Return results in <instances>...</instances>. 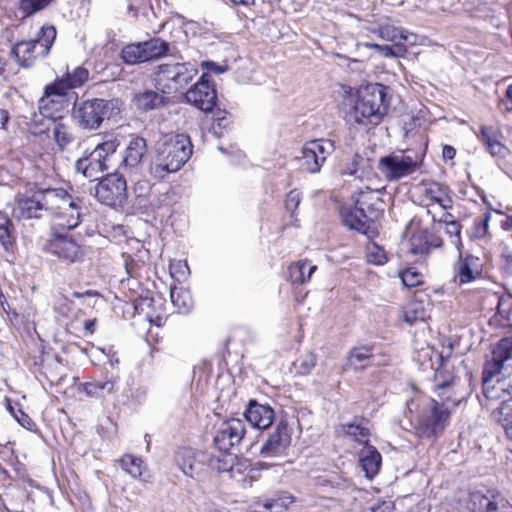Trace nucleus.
Listing matches in <instances>:
<instances>
[{
  "label": "nucleus",
  "mask_w": 512,
  "mask_h": 512,
  "mask_svg": "<svg viewBox=\"0 0 512 512\" xmlns=\"http://www.w3.org/2000/svg\"><path fill=\"white\" fill-rule=\"evenodd\" d=\"M343 431L346 435L351 437L353 440L368 444V437L370 435L369 429L361 423H350L343 425Z\"/></svg>",
  "instance_id": "58836bf2"
},
{
  "label": "nucleus",
  "mask_w": 512,
  "mask_h": 512,
  "mask_svg": "<svg viewBox=\"0 0 512 512\" xmlns=\"http://www.w3.org/2000/svg\"><path fill=\"white\" fill-rule=\"evenodd\" d=\"M109 164H104L102 161L93 160L91 153L87 157L77 160L75 168L77 172L81 173L85 178L90 180H98L101 174L109 169Z\"/></svg>",
  "instance_id": "cd10ccee"
},
{
  "label": "nucleus",
  "mask_w": 512,
  "mask_h": 512,
  "mask_svg": "<svg viewBox=\"0 0 512 512\" xmlns=\"http://www.w3.org/2000/svg\"><path fill=\"white\" fill-rule=\"evenodd\" d=\"M456 155V150L450 145H445L442 149V156L445 160H452Z\"/></svg>",
  "instance_id": "69168bd1"
},
{
  "label": "nucleus",
  "mask_w": 512,
  "mask_h": 512,
  "mask_svg": "<svg viewBox=\"0 0 512 512\" xmlns=\"http://www.w3.org/2000/svg\"><path fill=\"white\" fill-rule=\"evenodd\" d=\"M97 199L107 205H121L127 197V183L124 174L113 173L102 179L96 186Z\"/></svg>",
  "instance_id": "ddd939ff"
},
{
  "label": "nucleus",
  "mask_w": 512,
  "mask_h": 512,
  "mask_svg": "<svg viewBox=\"0 0 512 512\" xmlns=\"http://www.w3.org/2000/svg\"><path fill=\"white\" fill-rule=\"evenodd\" d=\"M14 417L18 423L25 428H29L32 424L31 418L21 410H19V415L15 414Z\"/></svg>",
  "instance_id": "e2e57ef3"
},
{
  "label": "nucleus",
  "mask_w": 512,
  "mask_h": 512,
  "mask_svg": "<svg viewBox=\"0 0 512 512\" xmlns=\"http://www.w3.org/2000/svg\"><path fill=\"white\" fill-rule=\"evenodd\" d=\"M431 199L437 204L443 211H448L452 208V200L451 198L441 189L437 192V194L432 195Z\"/></svg>",
  "instance_id": "603ef678"
},
{
  "label": "nucleus",
  "mask_w": 512,
  "mask_h": 512,
  "mask_svg": "<svg viewBox=\"0 0 512 512\" xmlns=\"http://www.w3.org/2000/svg\"><path fill=\"white\" fill-rule=\"evenodd\" d=\"M409 412L419 408L415 429L422 438L440 435L449 424L451 411L432 398L417 396L407 403Z\"/></svg>",
  "instance_id": "7ed1b4c3"
},
{
  "label": "nucleus",
  "mask_w": 512,
  "mask_h": 512,
  "mask_svg": "<svg viewBox=\"0 0 512 512\" xmlns=\"http://www.w3.org/2000/svg\"><path fill=\"white\" fill-rule=\"evenodd\" d=\"M454 281L459 285L471 283L481 276L482 265L480 259L473 255L462 256L459 252L457 262L454 264Z\"/></svg>",
  "instance_id": "412c9836"
},
{
  "label": "nucleus",
  "mask_w": 512,
  "mask_h": 512,
  "mask_svg": "<svg viewBox=\"0 0 512 512\" xmlns=\"http://www.w3.org/2000/svg\"><path fill=\"white\" fill-rule=\"evenodd\" d=\"M56 28L53 25H43L35 39L20 41L11 50V57L16 63L29 68L38 58L46 57L56 39Z\"/></svg>",
  "instance_id": "423d86ee"
},
{
  "label": "nucleus",
  "mask_w": 512,
  "mask_h": 512,
  "mask_svg": "<svg viewBox=\"0 0 512 512\" xmlns=\"http://www.w3.org/2000/svg\"><path fill=\"white\" fill-rule=\"evenodd\" d=\"M316 365V357L313 354H307L303 358L299 360V364L297 366L298 372L300 374H308Z\"/></svg>",
  "instance_id": "8fccbe9b"
},
{
  "label": "nucleus",
  "mask_w": 512,
  "mask_h": 512,
  "mask_svg": "<svg viewBox=\"0 0 512 512\" xmlns=\"http://www.w3.org/2000/svg\"><path fill=\"white\" fill-rule=\"evenodd\" d=\"M121 58L125 64L134 65L146 62L143 42L128 44L121 51Z\"/></svg>",
  "instance_id": "72a5a7b5"
},
{
  "label": "nucleus",
  "mask_w": 512,
  "mask_h": 512,
  "mask_svg": "<svg viewBox=\"0 0 512 512\" xmlns=\"http://www.w3.org/2000/svg\"><path fill=\"white\" fill-rule=\"evenodd\" d=\"M89 72L83 67H77L66 77L56 80L45 88L43 97L39 100V110L45 116H51L50 105H56L55 110H62L66 102L67 91L79 87L88 79Z\"/></svg>",
  "instance_id": "0eeeda50"
},
{
  "label": "nucleus",
  "mask_w": 512,
  "mask_h": 512,
  "mask_svg": "<svg viewBox=\"0 0 512 512\" xmlns=\"http://www.w3.org/2000/svg\"><path fill=\"white\" fill-rule=\"evenodd\" d=\"M45 249L58 258L69 263L81 261L83 249L67 232H51L50 238L45 244Z\"/></svg>",
  "instance_id": "2eb2a0df"
},
{
  "label": "nucleus",
  "mask_w": 512,
  "mask_h": 512,
  "mask_svg": "<svg viewBox=\"0 0 512 512\" xmlns=\"http://www.w3.org/2000/svg\"><path fill=\"white\" fill-rule=\"evenodd\" d=\"M417 35L414 33H411L407 30L402 29L400 40L406 41L410 45H415L417 43Z\"/></svg>",
  "instance_id": "0e129e2a"
},
{
  "label": "nucleus",
  "mask_w": 512,
  "mask_h": 512,
  "mask_svg": "<svg viewBox=\"0 0 512 512\" xmlns=\"http://www.w3.org/2000/svg\"><path fill=\"white\" fill-rule=\"evenodd\" d=\"M191 155L190 138L185 134L172 136L157 147L151 173L157 178H164L166 174L178 171Z\"/></svg>",
  "instance_id": "20e7f679"
},
{
  "label": "nucleus",
  "mask_w": 512,
  "mask_h": 512,
  "mask_svg": "<svg viewBox=\"0 0 512 512\" xmlns=\"http://www.w3.org/2000/svg\"><path fill=\"white\" fill-rule=\"evenodd\" d=\"M196 73V68L190 63L161 64L155 75V84L162 93H174L183 89Z\"/></svg>",
  "instance_id": "6e6552de"
},
{
  "label": "nucleus",
  "mask_w": 512,
  "mask_h": 512,
  "mask_svg": "<svg viewBox=\"0 0 512 512\" xmlns=\"http://www.w3.org/2000/svg\"><path fill=\"white\" fill-rule=\"evenodd\" d=\"M170 298L173 305L180 313H187L192 308V299L189 292L185 289H171Z\"/></svg>",
  "instance_id": "e433bc0d"
},
{
  "label": "nucleus",
  "mask_w": 512,
  "mask_h": 512,
  "mask_svg": "<svg viewBox=\"0 0 512 512\" xmlns=\"http://www.w3.org/2000/svg\"><path fill=\"white\" fill-rule=\"evenodd\" d=\"M503 270L507 274L512 275V257L505 258L503 263Z\"/></svg>",
  "instance_id": "774afa93"
},
{
  "label": "nucleus",
  "mask_w": 512,
  "mask_h": 512,
  "mask_svg": "<svg viewBox=\"0 0 512 512\" xmlns=\"http://www.w3.org/2000/svg\"><path fill=\"white\" fill-rule=\"evenodd\" d=\"M230 123L227 113L225 111H219L214 117L213 129L215 133H218L217 128H226Z\"/></svg>",
  "instance_id": "13d9d810"
},
{
  "label": "nucleus",
  "mask_w": 512,
  "mask_h": 512,
  "mask_svg": "<svg viewBox=\"0 0 512 512\" xmlns=\"http://www.w3.org/2000/svg\"><path fill=\"white\" fill-rule=\"evenodd\" d=\"M359 463L365 476L372 479L380 470L382 457L374 446L366 444L359 452Z\"/></svg>",
  "instance_id": "a878e982"
},
{
  "label": "nucleus",
  "mask_w": 512,
  "mask_h": 512,
  "mask_svg": "<svg viewBox=\"0 0 512 512\" xmlns=\"http://www.w3.org/2000/svg\"><path fill=\"white\" fill-rule=\"evenodd\" d=\"M391 52L390 57L401 58L404 57L407 53V48L403 43L396 42L394 45L390 46Z\"/></svg>",
  "instance_id": "680f3d73"
},
{
  "label": "nucleus",
  "mask_w": 512,
  "mask_h": 512,
  "mask_svg": "<svg viewBox=\"0 0 512 512\" xmlns=\"http://www.w3.org/2000/svg\"><path fill=\"white\" fill-rule=\"evenodd\" d=\"M292 502V497L273 499L265 504V509L269 512H281Z\"/></svg>",
  "instance_id": "49530a36"
},
{
  "label": "nucleus",
  "mask_w": 512,
  "mask_h": 512,
  "mask_svg": "<svg viewBox=\"0 0 512 512\" xmlns=\"http://www.w3.org/2000/svg\"><path fill=\"white\" fill-rule=\"evenodd\" d=\"M143 48L145 60L150 61L166 55L169 50V43L160 38H153L143 41Z\"/></svg>",
  "instance_id": "473e14b6"
},
{
  "label": "nucleus",
  "mask_w": 512,
  "mask_h": 512,
  "mask_svg": "<svg viewBox=\"0 0 512 512\" xmlns=\"http://www.w3.org/2000/svg\"><path fill=\"white\" fill-rule=\"evenodd\" d=\"M147 151L146 140L134 137L130 140L121 162L120 169L130 178L139 170L143 156Z\"/></svg>",
  "instance_id": "aec40b11"
},
{
  "label": "nucleus",
  "mask_w": 512,
  "mask_h": 512,
  "mask_svg": "<svg viewBox=\"0 0 512 512\" xmlns=\"http://www.w3.org/2000/svg\"><path fill=\"white\" fill-rule=\"evenodd\" d=\"M375 194L376 191L369 188H366L365 191H360L357 198L355 199V205L363 209H365V207L369 208V206L372 205L371 201L373 200Z\"/></svg>",
  "instance_id": "09e8293b"
},
{
  "label": "nucleus",
  "mask_w": 512,
  "mask_h": 512,
  "mask_svg": "<svg viewBox=\"0 0 512 512\" xmlns=\"http://www.w3.org/2000/svg\"><path fill=\"white\" fill-rule=\"evenodd\" d=\"M53 206H49V213L52 216L51 232H68L81 222L83 215V202L73 197L64 189H53Z\"/></svg>",
  "instance_id": "39448f33"
},
{
  "label": "nucleus",
  "mask_w": 512,
  "mask_h": 512,
  "mask_svg": "<svg viewBox=\"0 0 512 512\" xmlns=\"http://www.w3.org/2000/svg\"><path fill=\"white\" fill-rule=\"evenodd\" d=\"M445 232L452 238V243L455 245L458 251L462 246L460 233H461V225L458 221H453L448 225H445Z\"/></svg>",
  "instance_id": "a18cd8bd"
},
{
  "label": "nucleus",
  "mask_w": 512,
  "mask_h": 512,
  "mask_svg": "<svg viewBox=\"0 0 512 512\" xmlns=\"http://www.w3.org/2000/svg\"><path fill=\"white\" fill-rule=\"evenodd\" d=\"M341 216L344 225L360 233L367 234L370 228L371 217L366 214L365 209L354 207H342Z\"/></svg>",
  "instance_id": "393cba45"
},
{
  "label": "nucleus",
  "mask_w": 512,
  "mask_h": 512,
  "mask_svg": "<svg viewBox=\"0 0 512 512\" xmlns=\"http://www.w3.org/2000/svg\"><path fill=\"white\" fill-rule=\"evenodd\" d=\"M83 391L89 397H102L105 393L114 391V382L111 380L87 382L83 385Z\"/></svg>",
  "instance_id": "f704fd0d"
},
{
  "label": "nucleus",
  "mask_w": 512,
  "mask_h": 512,
  "mask_svg": "<svg viewBox=\"0 0 512 512\" xmlns=\"http://www.w3.org/2000/svg\"><path fill=\"white\" fill-rule=\"evenodd\" d=\"M366 257L368 262L376 265H383L387 261L384 249L376 243H369L367 245Z\"/></svg>",
  "instance_id": "79ce46f5"
},
{
  "label": "nucleus",
  "mask_w": 512,
  "mask_h": 512,
  "mask_svg": "<svg viewBox=\"0 0 512 512\" xmlns=\"http://www.w3.org/2000/svg\"><path fill=\"white\" fill-rule=\"evenodd\" d=\"M366 163V160L358 155L355 154L350 161H348L345 166L341 168V175L345 176H353L357 179H362L363 177V167Z\"/></svg>",
  "instance_id": "4c0bfd02"
},
{
  "label": "nucleus",
  "mask_w": 512,
  "mask_h": 512,
  "mask_svg": "<svg viewBox=\"0 0 512 512\" xmlns=\"http://www.w3.org/2000/svg\"><path fill=\"white\" fill-rule=\"evenodd\" d=\"M53 189L30 190L19 196L13 209V216L19 220L39 219L43 212L49 213L53 206Z\"/></svg>",
  "instance_id": "1a4fd4ad"
},
{
  "label": "nucleus",
  "mask_w": 512,
  "mask_h": 512,
  "mask_svg": "<svg viewBox=\"0 0 512 512\" xmlns=\"http://www.w3.org/2000/svg\"><path fill=\"white\" fill-rule=\"evenodd\" d=\"M507 504L500 494L485 495L476 491L469 496L468 508L473 512H506Z\"/></svg>",
  "instance_id": "4be33fe9"
},
{
  "label": "nucleus",
  "mask_w": 512,
  "mask_h": 512,
  "mask_svg": "<svg viewBox=\"0 0 512 512\" xmlns=\"http://www.w3.org/2000/svg\"><path fill=\"white\" fill-rule=\"evenodd\" d=\"M387 88L382 84H370L362 89H344L342 111L348 121L357 124H378L388 111Z\"/></svg>",
  "instance_id": "f03ea898"
},
{
  "label": "nucleus",
  "mask_w": 512,
  "mask_h": 512,
  "mask_svg": "<svg viewBox=\"0 0 512 512\" xmlns=\"http://www.w3.org/2000/svg\"><path fill=\"white\" fill-rule=\"evenodd\" d=\"M334 149V143L330 140L320 139L306 143L299 158L301 168L309 173L319 172L327 156Z\"/></svg>",
  "instance_id": "dca6fc26"
},
{
  "label": "nucleus",
  "mask_w": 512,
  "mask_h": 512,
  "mask_svg": "<svg viewBox=\"0 0 512 512\" xmlns=\"http://www.w3.org/2000/svg\"><path fill=\"white\" fill-rule=\"evenodd\" d=\"M174 462L185 476L197 479L205 472L210 457L201 450L181 447L175 452Z\"/></svg>",
  "instance_id": "4468645a"
},
{
  "label": "nucleus",
  "mask_w": 512,
  "mask_h": 512,
  "mask_svg": "<svg viewBox=\"0 0 512 512\" xmlns=\"http://www.w3.org/2000/svg\"><path fill=\"white\" fill-rule=\"evenodd\" d=\"M187 102L203 112H211L216 104L217 94L210 84L209 75L204 73L200 79L186 92Z\"/></svg>",
  "instance_id": "f3484780"
},
{
  "label": "nucleus",
  "mask_w": 512,
  "mask_h": 512,
  "mask_svg": "<svg viewBox=\"0 0 512 512\" xmlns=\"http://www.w3.org/2000/svg\"><path fill=\"white\" fill-rule=\"evenodd\" d=\"M244 415L247 422H249L252 427L267 429L272 425L275 413L269 405L250 401Z\"/></svg>",
  "instance_id": "b1692460"
},
{
  "label": "nucleus",
  "mask_w": 512,
  "mask_h": 512,
  "mask_svg": "<svg viewBox=\"0 0 512 512\" xmlns=\"http://www.w3.org/2000/svg\"><path fill=\"white\" fill-rule=\"evenodd\" d=\"M3 222L0 223V242L7 249L11 245V231L12 226L10 220L6 217H2Z\"/></svg>",
  "instance_id": "de8ad7c7"
},
{
  "label": "nucleus",
  "mask_w": 512,
  "mask_h": 512,
  "mask_svg": "<svg viewBox=\"0 0 512 512\" xmlns=\"http://www.w3.org/2000/svg\"><path fill=\"white\" fill-rule=\"evenodd\" d=\"M163 94L162 92L159 93L155 90L147 89L135 94L133 101L138 109L150 111L165 105V96Z\"/></svg>",
  "instance_id": "c85d7f7f"
},
{
  "label": "nucleus",
  "mask_w": 512,
  "mask_h": 512,
  "mask_svg": "<svg viewBox=\"0 0 512 512\" xmlns=\"http://www.w3.org/2000/svg\"><path fill=\"white\" fill-rule=\"evenodd\" d=\"M317 266L308 260H301L293 263L288 268L289 278L292 283L304 284L308 282L312 274L316 271Z\"/></svg>",
  "instance_id": "2f4dec72"
},
{
  "label": "nucleus",
  "mask_w": 512,
  "mask_h": 512,
  "mask_svg": "<svg viewBox=\"0 0 512 512\" xmlns=\"http://www.w3.org/2000/svg\"><path fill=\"white\" fill-rule=\"evenodd\" d=\"M53 0H21L19 2V10L23 17H29L48 7Z\"/></svg>",
  "instance_id": "a19ab883"
},
{
  "label": "nucleus",
  "mask_w": 512,
  "mask_h": 512,
  "mask_svg": "<svg viewBox=\"0 0 512 512\" xmlns=\"http://www.w3.org/2000/svg\"><path fill=\"white\" fill-rule=\"evenodd\" d=\"M420 159L413 158L403 152L393 153L380 158L378 169L389 181H396L409 176L419 167Z\"/></svg>",
  "instance_id": "f8f14e48"
},
{
  "label": "nucleus",
  "mask_w": 512,
  "mask_h": 512,
  "mask_svg": "<svg viewBox=\"0 0 512 512\" xmlns=\"http://www.w3.org/2000/svg\"><path fill=\"white\" fill-rule=\"evenodd\" d=\"M245 433V423L240 419L232 418L219 425L214 443L220 451L227 452L240 444Z\"/></svg>",
  "instance_id": "a211bd4d"
},
{
  "label": "nucleus",
  "mask_w": 512,
  "mask_h": 512,
  "mask_svg": "<svg viewBox=\"0 0 512 512\" xmlns=\"http://www.w3.org/2000/svg\"><path fill=\"white\" fill-rule=\"evenodd\" d=\"M301 201V194L297 190H292L288 193L285 200V208L293 215L294 211L298 208Z\"/></svg>",
  "instance_id": "3c124183"
},
{
  "label": "nucleus",
  "mask_w": 512,
  "mask_h": 512,
  "mask_svg": "<svg viewBox=\"0 0 512 512\" xmlns=\"http://www.w3.org/2000/svg\"><path fill=\"white\" fill-rule=\"evenodd\" d=\"M427 213L432 215L433 222L448 225L451 222L455 221L454 216L447 211H444L439 218H436V214L434 212V204L428 205Z\"/></svg>",
  "instance_id": "5fc2aeb1"
},
{
  "label": "nucleus",
  "mask_w": 512,
  "mask_h": 512,
  "mask_svg": "<svg viewBox=\"0 0 512 512\" xmlns=\"http://www.w3.org/2000/svg\"><path fill=\"white\" fill-rule=\"evenodd\" d=\"M483 393L488 400L499 401L492 416L512 440V337L501 339L485 364Z\"/></svg>",
  "instance_id": "f257e3e1"
},
{
  "label": "nucleus",
  "mask_w": 512,
  "mask_h": 512,
  "mask_svg": "<svg viewBox=\"0 0 512 512\" xmlns=\"http://www.w3.org/2000/svg\"><path fill=\"white\" fill-rule=\"evenodd\" d=\"M119 463L121 468L134 478L140 477L144 471L143 460L133 455H124Z\"/></svg>",
  "instance_id": "c9c22d12"
},
{
  "label": "nucleus",
  "mask_w": 512,
  "mask_h": 512,
  "mask_svg": "<svg viewBox=\"0 0 512 512\" xmlns=\"http://www.w3.org/2000/svg\"><path fill=\"white\" fill-rule=\"evenodd\" d=\"M119 144L120 142L116 136L112 134L104 135L91 152L92 159L109 164L110 157L116 152Z\"/></svg>",
  "instance_id": "c756f323"
},
{
  "label": "nucleus",
  "mask_w": 512,
  "mask_h": 512,
  "mask_svg": "<svg viewBox=\"0 0 512 512\" xmlns=\"http://www.w3.org/2000/svg\"><path fill=\"white\" fill-rule=\"evenodd\" d=\"M490 216L487 214L476 223V234L478 237L486 236L489 227Z\"/></svg>",
  "instance_id": "052dcab7"
},
{
  "label": "nucleus",
  "mask_w": 512,
  "mask_h": 512,
  "mask_svg": "<svg viewBox=\"0 0 512 512\" xmlns=\"http://www.w3.org/2000/svg\"><path fill=\"white\" fill-rule=\"evenodd\" d=\"M394 510V503L391 500L380 501L372 505L367 511L364 512H392Z\"/></svg>",
  "instance_id": "4d7b16f0"
},
{
  "label": "nucleus",
  "mask_w": 512,
  "mask_h": 512,
  "mask_svg": "<svg viewBox=\"0 0 512 512\" xmlns=\"http://www.w3.org/2000/svg\"><path fill=\"white\" fill-rule=\"evenodd\" d=\"M512 308V296L505 295L498 298L497 309L499 314L508 315Z\"/></svg>",
  "instance_id": "6e6d98bb"
},
{
  "label": "nucleus",
  "mask_w": 512,
  "mask_h": 512,
  "mask_svg": "<svg viewBox=\"0 0 512 512\" xmlns=\"http://www.w3.org/2000/svg\"><path fill=\"white\" fill-rule=\"evenodd\" d=\"M109 108V102L103 99L81 101L75 103L72 118L81 129L96 130L107 117Z\"/></svg>",
  "instance_id": "9d476101"
},
{
  "label": "nucleus",
  "mask_w": 512,
  "mask_h": 512,
  "mask_svg": "<svg viewBox=\"0 0 512 512\" xmlns=\"http://www.w3.org/2000/svg\"><path fill=\"white\" fill-rule=\"evenodd\" d=\"M426 318V311L424 306L419 301H411L407 304L404 310V321L413 324L419 320L423 321Z\"/></svg>",
  "instance_id": "ea45409f"
},
{
  "label": "nucleus",
  "mask_w": 512,
  "mask_h": 512,
  "mask_svg": "<svg viewBox=\"0 0 512 512\" xmlns=\"http://www.w3.org/2000/svg\"><path fill=\"white\" fill-rule=\"evenodd\" d=\"M9 120V114L6 110L0 109V129L4 128Z\"/></svg>",
  "instance_id": "338daca9"
},
{
  "label": "nucleus",
  "mask_w": 512,
  "mask_h": 512,
  "mask_svg": "<svg viewBox=\"0 0 512 512\" xmlns=\"http://www.w3.org/2000/svg\"><path fill=\"white\" fill-rule=\"evenodd\" d=\"M357 46L359 48L360 47H365V48L374 49L381 56H383V57H390L391 49H390L389 45H380V44L373 43V42H360V43L357 44Z\"/></svg>",
  "instance_id": "864d4df0"
},
{
  "label": "nucleus",
  "mask_w": 512,
  "mask_h": 512,
  "mask_svg": "<svg viewBox=\"0 0 512 512\" xmlns=\"http://www.w3.org/2000/svg\"><path fill=\"white\" fill-rule=\"evenodd\" d=\"M402 283L406 287H416L423 282V275L414 268H407L400 273Z\"/></svg>",
  "instance_id": "37998d69"
},
{
  "label": "nucleus",
  "mask_w": 512,
  "mask_h": 512,
  "mask_svg": "<svg viewBox=\"0 0 512 512\" xmlns=\"http://www.w3.org/2000/svg\"><path fill=\"white\" fill-rule=\"evenodd\" d=\"M481 140L486 145L492 156L504 157L507 148L499 139V131L492 126H483L481 128Z\"/></svg>",
  "instance_id": "7c9ffc66"
},
{
  "label": "nucleus",
  "mask_w": 512,
  "mask_h": 512,
  "mask_svg": "<svg viewBox=\"0 0 512 512\" xmlns=\"http://www.w3.org/2000/svg\"><path fill=\"white\" fill-rule=\"evenodd\" d=\"M201 68L207 70L208 72H213L215 74H222L227 70V65H219L213 61H203L201 62Z\"/></svg>",
  "instance_id": "bf43d9fd"
},
{
  "label": "nucleus",
  "mask_w": 512,
  "mask_h": 512,
  "mask_svg": "<svg viewBox=\"0 0 512 512\" xmlns=\"http://www.w3.org/2000/svg\"><path fill=\"white\" fill-rule=\"evenodd\" d=\"M402 28H398L392 25L380 26L374 32L383 40L396 42L400 39Z\"/></svg>",
  "instance_id": "c03bdc74"
},
{
  "label": "nucleus",
  "mask_w": 512,
  "mask_h": 512,
  "mask_svg": "<svg viewBox=\"0 0 512 512\" xmlns=\"http://www.w3.org/2000/svg\"><path fill=\"white\" fill-rule=\"evenodd\" d=\"M291 443V433L286 422H279L273 433L262 445L260 453L263 457H278L285 454Z\"/></svg>",
  "instance_id": "6ab92c4d"
},
{
  "label": "nucleus",
  "mask_w": 512,
  "mask_h": 512,
  "mask_svg": "<svg viewBox=\"0 0 512 512\" xmlns=\"http://www.w3.org/2000/svg\"><path fill=\"white\" fill-rule=\"evenodd\" d=\"M434 387L440 405L448 409L458 406L465 398L466 393L460 390L459 379L455 378L444 365L435 371Z\"/></svg>",
  "instance_id": "9b49d317"
},
{
  "label": "nucleus",
  "mask_w": 512,
  "mask_h": 512,
  "mask_svg": "<svg viewBox=\"0 0 512 512\" xmlns=\"http://www.w3.org/2000/svg\"><path fill=\"white\" fill-rule=\"evenodd\" d=\"M56 107V105H50V111L52 112L51 116H45L43 113H41L44 118H47V124H44L43 129L33 130L32 133L34 135H41L42 133L50 130V125H52L54 140L62 150L73 141V134L67 125L52 121V118L55 116V114L60 111L55 110Z\"/></svg>",
  "instance_id": "5701e85b"
},
{
  "label": "nucleus",
  "mask_w": 512,
  "mask_h": 512,
  "mask_svg": "<svg viewBox=\"0 0 512 512\" xmlns=\"http://www.w3.org/2000/svg\"><path fill=\"white\" fill-rule=\"evenodd\" d=\"M374 346L359 345L353 347L347 356V365L354 370H364L374 363Z\"/></svg>",
  "instance_id": "bb28decb"
}]
</instances>
